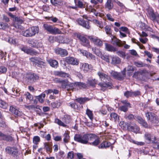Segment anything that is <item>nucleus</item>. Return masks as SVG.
Listing matches in <instances>:
<instances>
[{"label": "nucleus", "mask_w": 159, "mask_h": 159, "mask_svg": "<svg viewBox=\"0 0 159 159\" xmlns=\"http://www.w3.org/2000/svg\"><path fill=\"white\" fill-rule=\"evenodd\" d=\"M96 137V134L91 133H86L83 135L79 134H75L74 136L75 141L83 144L89 143V140H93Z\"/></svg>", "instance_id": "f257e3e1"}, {"label": "nucleus", "mask_w": 159, "mask_h": 159, "mask_svg": "<svg viewBox=\"0 0 159 159\" xmlns=\"http://www.w3.org/2000/svg\"><path fill=\"white\" fill-rule=\"evenodd\" d=\"M112 44L116 47H114L112 45L107 43H105L106 49L109 52H115L118 50V48L122 46L123 44L122 41L120 39L115 38L112 40Z\"/></svg>", "instance_id": "f03ea898"}, {"label": "nucleus", "mask_w": 159, "mask_h": 159, "mask_svg": "<svg viewBox=\"0 0 159 159\" xmlns=\"http://www.w3.org/2000/svg\"><path fill=\"white\" fill-rule=\"evenodd\" d=\"M12 144L14 146L11 147V155L13 159H19L20 152L17 148L18 145L17 142L16 140H14L13 138L11 136V145Z\"/></svg>", "instance_id": "7ed1b4c3"}, {"label": "nucleus", "mask_w": 159, "mask_h": 159, "mask_svg": "<svg viewBox=\"0 0 159 159\" xmlns=\"http://www.w3.org/2000/svg\"><path fill=\"white\" fill-rule=\"evenodd\" d=\"M39 30L38 26H33L24 31H22V34L26 37H32L38 33Z\"/></svg>", "instance_id": "20e7f679"}, {"label": "nucleus", "mask_w": 159, "mask_h": 159, "mask_svg": "<svg viewBox=\"0 0 159 159\" xmlns=\"http://www.w3.org/2000/svg\"><path fill=\"white\" fill-rule=\"evenodd\" d=\"M43 27L45 30L51 34L56 35L61 34V33L59 29L49 24H44Z\"/></svg>", "instance_id": "39448f33"}, {"label": "nucleus", "mask_w": 159, "mask_h": 159, "mask_svg": "<svg viewBox=\"0 0 159 159\" xmlns=\"http://www.w3.org/2000/svg\"><path fill=\"white\" fill-rule=\"evenodd\" d=\"M39 78V76L37 74L29 72L26 74L25 79L27 83L32 84L35 82Z\"/></svg>", "instance_id": "423d86ee"}, {"label": "nucleus", "mask_w": 159, "mask_h": 159, "mask_svg": "<svg viewBox=\"0 0 159 159\" xmlns=\"http://www.w3.org/2000/svg\"><path fill=\"white\" fill-rule=\"evenodd\" d=\"M147 119L153 124L156 125L159 124V120L158 116L154 113L150 112H148L145 113Z\"/></svg>", "instance_id": "0eeeda50"}, {"label": "nucleus", "mask_w": 159, "mask_h": 159, "mask_svg": "<svg viewBox=\"0 0 159 159\" xmlns=\"http://www.w3.org/2000/svg\"><path fill=\"white\" fill-rule=\"evenodd\" d=\"M20 49L25 53L31 56H36L39 54L38 51L34 49L30 48H28L26 46H23L21 48H20Z\"/></svg>", "instance_id": "6e6552de"}, {"label": "nucleus", "mask_w": 159, "mask_h": 159, "mask_svg": "<svg viewBox=\"0 0 159 159\" xmlns=\"http://www.w3.org/2000/svg\"><path fill=\"white\" fill-rule=\"evenodd\" d=\"M64 61L67 64L73 66H77L79 63V61L78 59L70 56L66 57L64 59Z\"/></svg>", "instance_id": "1a4fd4ad"}, {"label": "nucleus", "mask_w": 159, "mask_h": 159, "mask_svg": "<svg viewBox=\"0 0 159 159\" xmlns=\"http://www.w3.org/2000/svg\"><path fill=\"white\" fill-rule=\"evenodd\" d=\"M77 22L79 25L86 29L89 30L91 28L89 25L90 22L88 21L84 20L83 19L79 18L77 20Z\"/></svg>", "instance_id": "9d476101"}, {"label": "nucleus", "mask_w": 159, "mask_h": 159, "mask_svg": "<svg viewBox=\"0 0 159 159\" xmlns=\"http://www.w3.org/2000/svg\"><path fill=\"white\" fill-rule=\"evenodd\" d=\"M153 135L151 133L148 132H146L145 133L144 135V138L145 140L148 142V143H155V141L156 139V137H154V139L152 140L153 139Z\"/></svg>", "instance_id": "9b49d317"}, {"label": "nucleus", "mask_w": 159, "mask_h": 159, "mask_svg": "<svg viewBox=\"0 0 159 159\" xmlns=\"http://www.w3.org/2000/svg\"><path fill=\"white\" fill-rule=\"evenodd\" d=\"M55 52L57 54L60 55L61 57H66L68 54V52L66 49L60 48L56 49Z\"/></svg>", "instance_id": "f8f14e48"}, {"label": "nucleus", "mask_w": 159, "mask_h": 159, "mask_svg": "<svg viewBox=\"0 0 159 159\" xmlns=\"http://www.w3.org/2000/svg\"><path fill=\"white\" fill-rule=\"evenodd\" d=\"M88 38L96 45L101 46L103 45L102 41L100 39H98L97 37L94 38L93 36H89L88 37Z\"/></svg>", "instance_id": "ddd939ff"}, {"label": "nucleus", "mask_w": 159, "mask_h": 159, "mask_svg": "<svg viewBox=\"0 0 159 159\" xmlns=\"http://www.w3.org/2000/svg\"><path fill=\"white\" fill-rule=\"evenodd\" d=\"M56 83L61 84L62 88L67 89L68 81L66 80H62L61 79H59L56 80Z\"/></svg>", "instance_id": "4468645a"}, {"label": "nucleus", "mask_w": 159, "mask_h": 159, "mask_svg": "<svg viewBox=\"0 0 159 159\" xmlns=\"http://www.w3.org/2000/svg\"><path fill=\"white\" fill-rule=\"evenodd\" d=\"M76 37L83 43V45L85 46H88L89 45L88 40L85 37L78 34L76 35Z\"/></svg>", "instance_id": "2eb2a0df"}, {"label": "nucleus", "mask_w": 159, "mask_h": 159, "mask_svg": "<svg viewBox=\"0 0 159 159\" xmlns=\"http://www.w3.org/2000/svg\"><path fill=\"white\" fill-rule=\"evenodd\" d=\"M11 18L14 23L16 24H22L23 21L20 17H18L15 15L11 13Z\"/></svg>", "instance_id": "dca6fc26"}, {"label": "nucleus", "mask_w": 159, "mask_h": 159, "mask_svg": "<svg viewBox=\"0 0 159 159\" xmlns=\"http://www.w3.org/2000/svg\"><path fill=\"white\" fill-rule=\"evenodd\" d=\"M53 75L56 76L64 78L68 77L70 75L68 74L61 71H55Z\"/></svg>", "instance_id": "f3484780"}, {"label": "nucleus", "mask_w": 159, "mask_h": 159, "mask_svg": "<svg viewBox=\"0 0 159 159\" xmlns=\"http://www.w3.org/2000/svg\"><path fill=\"white\" fill-rule=\"evenodd\" d=\"M97 74L102 81H104L107 80L109 81L110 80L109 76L102 72L99 71L98 72Z\"/></svg>", "instance_id": "a211bd4d"}, {"label": "nucleus", "mask_w": 159, "mask_h": 159, "mask_svg": "<svg viewBox=\"0 0 159 159\" xmlns=\"http://www.w3.org/2000/svg\"><path fill=\"white\" fill-rule=\"evenodd\" d=\"M111 76L115 79H117L120 80H121L122 79V77L120 73L116 71H112L110 73Z\"/></svg>", "instance_id": "6ab92c4d"}, {"label": "nucleus", "mask_w": 159, "mask_h": 159, "mask_svg": "<svg viewBox=\"0 0 159 159\" xmlns=\"http://www.w3.org/2000/svg\"><path fill=\"white\" fill-rule=\"evenodd\" d=\"M30 46L34 48H38V41L34 39H30L28 41Z\"/></svg>", "instance_id": "aec40b11"}, {"label": "nucleus", "mask_w": 159, "mask_h": 159, "mask_svg": "<svg viewBox=\"0 0 159 159\" xmlns=\"http://www.w3.org/2000/svg\"><path fill=\"white\" fill-rule=\"evenodd\" d=\"M11 112L12 114H14L15 116H20L22 115V112L19 111L18 110L12 106H11Z\"/></svg>", "instance_id": "412c9836"}, {"label": "nucleus", "mask_w": 159, "mask_h": 159, "mask_svg": "<svg viewBox=\"0 0 159 159\" xmlns=\"http://www.w3.org/2000/svg\"><path fill=\"white\" fill-rule=\"evenodd\" d=\"M44 148L45 149L47 153H51L52 151V144L48 143L45 142L43 143Z\"/></svg>", "instance_id": "4be33fe9"}, {"label": "nucleus", "mask_w": 159, "mask_h": 159, "mask_svg": "<svg viewBox=\"0 0 159 159\" xmlns=\"http://www.w3.org/2000/svg\"><path fill=\"white\" fill-rule=\"evenodd\" d=\"M48 62L50 66L52 67L57 68L58 66V61L54 59H49Z\"/></svg>", "instance_id": "5701e85b"}, {"label": "nucleus", "mask_w": 159, "mask_h": 159, "mask_svg": "<svg viewBox=\"0 0 159 159\" xmlns=\"http://www.w3.org/2000/svg\"><path fill=\"white\" fill-rule=\"evenodd\" d=\"M136 118L137 121L139 124L142 125L145 128L148 127V124L147 123L142 117L140 116H138Z\"/></svg>", "instance_id": "b1692460"}, {"label": "nucleus", "mask_w": 159, "mask_h": 159, "mask_svg": "<svg viewBox=\"0 0 159 159\" xmlns=\"http://www.w3.org/2000/svg\"><path fill=\"white\" fill-rule=\"evenodd\" d=\"M149 14L151 16V19L153 21H157V19L159 18V15L158 14L157 15H156L153 10L150 11Z\"/></svg>", "instance_id": "393cba45"}, {"label": "nucleus", "mask_w": 159, "mask_h": 159, "mask_svg": "<svg viewBox=\"0 0 159 159\" xmlns=\"http://www.w3.org/2000/svg\"><path fill=\"white\" fill-rule=\"evenodd\" d=\"M75 101L80 104H83L86 101L89 100V99L87 98H76Z\"/></svg>", "instance_id": "a878e982"}, {"label": "nucleus", "mask_w": 159, "mask_h": 159, "mask_svg": "<svg viewBox=\"0 0 159 159\" xmlns=\"http://www.w3.org/2000/svg\"><path fill=\"white\" fill-rule=\"evenodd\" d=\"M76 87H78L80 89H86L87 87V84L85 83L81 82H76Z\"/></svg>", "instance_id": "bb28decb"}, {"label": "nucleus", "mask_w": 159, "mask_h": 159, "mask_svg": "<svg viewBox=\"0 0 159 159\" xmlns=\"http://www.w3.org/2000/svg\"><path fill=\"white\" fill-rule=\"evenodd\" d=\"M111 64H118L120 63L121 61L120 59L117 57H111Z\"/></svg>", "instance_id": "cd10ccee"}, {"label": "nucleus", "mask_w": 159, "mask_h": 159, "mask_svg": "<svg viewBox=\"0 0 159 159\" xmlns=\"http://www.w3.org/2000/svg\"><path fill=\"white\" fill-rule=\"evenodd\" d=\"M46 66V63L41 61L40 59L34 66H37L38 67L41 69L44 68Z\"/></svg>", "instance_id": "c85d7f7f"}, {"label": "nucleus", "mask_w": 159, "mask_h": 159, "mask_svg": "<svg viewBox=\"0 0 159 159\" xmlns=\"http://www.w3.org/2000/svg\"><path fill=\"white\" fill-rule=\"evenodd\" d=\"M105 7L106 8L108 9L109 10L112 9L113 7V5L111 2V0H107L105 5Z\"/></svg>", "instance_id": "c756f323"}, {"label": "nucleus", "mask_w": 159, "mask_h": 159, "mask_svg": "<svg viewBox=\"0 0 159 159\" xmlns=\"http://www.w3.org/2000/svg\"><path fill=\"white\" fill-rule=\"evenodd\" d=\"M97 80L95 79H92L88 80L87 81V84L93 87H95L97 83Z\"/></svg>", "instance_id": "7c9ffc66"}, {"label": "nucleus", "mask_w": 159, "mask_h": 159, "mask_svg": "<svg viewBox=\"0 0 159 159\" xmlns=\"http://www.w3.org/2000/svg\"><path fill=\"white\" fill-rule=\"evenodd\" d=\"M61 104V103L60 102L59 100L58 101H56L51 103L52 106L53 108L59 107Z\"/></svg>", "instance_id": "2f4dec72"}, {"label": "nucleus", "mask_w": 159, "mask_h": 159, "mask_svg": "<svg viewBox=\"0 0 159 159\" xmlns=\"http://www.w3.org/2000/svg\"><path fill=\"white\" fill-rule=\"evenodd\" d=\"M100 143V142L99 139V138H97L93 142L89 143L91 145L95 147H98Z\"/></svg>", "instance_id": "473e14b6"}, {"label": "nucleus", "mask_w": 159, "mask_h": 159, "mask_svg": "<svg viewBox=\"0 0 159 159\" xmlns=\"http://www.w3.org/2000/svg\"><path fill=\"white\" fill-rule=\"evenodd\" d=\"M86 114L88 116L89 118L92 121L93 119V114L92 111L88 108H87L86 111Z\"/></svg>", "instance_id": "72a5a7b5"}, {"label": "nucleus", "mask_w": 159, "mask_h": 159, "mask_svg": "<svg viewBox=\"0 0 159 159\" xmlns=\"http://www.w3.org/2000/svg\"><path fill=\"white\" fill-rule=\"evenodd\" d=\"M51 3L56 6L61 5L62 3L61 0H50Z\"/></svg>", "instance_id": "f704fd0d"}, {"label": "nucleus", "mask_w": 159, "mask_h": 159, "mask_svg": "<svg viewBox=\"0 0 159 159\" xmlns=\"http://www.w3.org/2000/svg\"><path fill=\"white\" fill-rule=\"evenodd\" d=\"M40 60L39 58L36 57H32L30 58V61L32 62L33 66H34Z\"/></svg>", "instance_id": "c9c22d12"}, {"label": "nucleus", "mask_w": 159, "mask_h": 159, "mask_svg": "<svg viewBox=\"0 0 159 159\" xmlns=\"http://www.w3.org/2000/svg\"><path fill=\"white\" fill-rule=\"evenodd\" d=\"M63 120L66 124H68L70 123L71 120V118L70 116L68 115H65L64 116Z\"/></svg>", "instance_id": "e433bc0d"}, {"label": "nucleus", "mask_w": 159, "mask_h": 159, "mask_svg": "<svg viewBox=\"0 0 159 159\" xmlns=\"http://www.w3.org/2000/svg\"><path fill=\"white\" fill-rule=\"evenodd\" d=\"M40 138L38 136H34L33 139V142L35 145H37L40 141Z\"/></svg>", "instance_id": "4c0bfd02"}, {"label": "nucleus", "mask_w": 159, "mask_h": 159, "mask_svg": "<svg viewBox=\"0 0 159 159\" xmlns=\"http://www.w3.org/2000/svg\"><path fill=\"white\" fill-rule=\"evenodd\" d=\"M76 82L74 83H68L67 87V89H75V87H76Z\"/></svg>", "instance_id": "58836bf2"}, {"label": "nucleus", "mask_w": 159, "mask_h": 159, "mask_svg": "<svg viewBox=\"0 0 159 159\" xmlns=\"http://www.w3.org/2000/svg\"><path fill=\"white\" fill-rule=\"evenodd\" d=\"M55 122L58 124L59 125L63 127H65L66 126V125L65 124L62 122L61 120L58 118H56L55 119Z\"/></svg>", "instance_id": "ea45409f"}, {"label": "nucleus", "mask_w": 159, "mask_h": 159, "mask_svg": "<svg viewBox=\"0 0 159 159\" xmlns=\"http://www.w3.org/2000/svg\"><path fill=\"white\" fill-rule=\"evenodd\" d=\"M8 27L9 25L6 23L0 22V29L5 30Z\"/></svg>", "instance_id": "a19ab883"}, {"label": "nucleus", "mask_w": 159, "mask_h": 159, "mask_svg": "<svg viewBox=\"0 0 159 159\" xmlns=\"http://www.w3.org/2000/svg\"><path fill=\"white\" fill-rule=\"evenodd\" d=\"M116 54L120 57H121L123 58H125L126 56L125 52H123L122 51H117Z\"/></svg>", "instance_id": "79ce46f5"}, {"label": "nucleus", "mask_w": 159, "mask_h": 159, "mask_svg": "<svg viewBox=\"0 0 159 159\" xmlns=\"http://www.w3.org/2000/svg\"><path fill=\"white\" fill-rule=\"evenodd\" d=\"M7 107V103L3 101L0 99V107L4 109H5Z\"/></svg>", "instance_id": "37998d69"}, {"label": "nucleus", "mask_w": 159, "mask_h": 159, "mask_svg": "<svg viewBox=\"0 0 159 159\" xmlns=\"http://www.w3.org/2000/svg\"><path fill=\"white\" fill-rule=\"evenodd\" d=\"M63 141L65 143H67L68 142L69 139L70 138V136L69 134L67 133H65L63 135Z\"/></svg>", "instance_id": "c03bdc74"}, {"label": "nucleus", "mask_w": 159, "mask_h": 159, "mask_svg": "<svg viewBox=\"0 0 159 159\" xmlns=\"http://www.w3.org/2000/svg\"><path fill=\"white\" fill-rule=\"evenodd\" d=\"M124 95L127 98L132 97V90L126 91L124 93Z\"/></svg>", "instance_id": "a18cd8bd"}, {"label": "nucleus", "mask_w": 159, "mask_h": 159, "mask_svg": "<svg viewBox=\"0 0 159 159\" xmlns=\"http://www.w3.org/2000/svg\"><path fill=\"white\" fill-rule=\"evenodd\" d=\"M25 95L26 97V99H28L30 101H31L33 100V97L29 92H27L25 94Z\"/></svg>", "instance_id": "49530a36"}, {"label": "nucleus", "mask_w": 159, "mask_h": 159, "mask_svg": "<svg viewBox=\"0 0 159 159\" xmlns=\"http://www.w3.org/2000/svg\"><path fill=\"white\" fill-rule=\"evenodd\" d=\"M109 81L107 80H105V82L106 88H108L110 89L112 88L113 85L111 83L109 82Z\"/></svg>", "instance_id": "de8ad7c7"}, {"label": "nucleus", "mask_w": 159, "mask_h": 159, "mask_svg": "<svg viewBox=\"0 0 159 159\" xmlns=\"http://www.w3.org/2000/svg\"><path fill=\"white\" fill-rule=\"evenodd\" d=\"M134 70V67L132 66H128L127 70V71H130L128 72L129 75H130V74L132 73Z\"/></svg>", "instance_id": "09e8293b"}, {"label": "nucleus", "mask_w": 159, "mask_h": 159, "mask_svg": "<svg viewBox=\"0 0 159 159\" xmlns=\"http://www.w3.org/2000/svg\"><path fill=\"white\" fill-rule=\"evenodd\" d=\"M115 2L122 9H125L126 8L125 7L123 4V3L121 2H120L118 0L115 1Z\"/></svg>", "instance_id": "8fccbe9b"}, {"label": "nucleus", "mask_w": 159, "mask_h": 159, "mask_svg": "<svg viewBox=\"0 0 159 159\" xmlns=\"http://www.w3.org/2000/svg\"><path fill=\"white\" fill-rule=\"evenodd\" d=\"M141 95V92L140 91L137 90L134 92L132 91V97H136Z\"/></svg>", "instance_id": "3c124183"}, {"label": "nucleus", "mask_w": 159, "mask_h": 159, "mask_svg": "<svg viewBox=\"0 0 159 159\" xmlns=\"http://www.w3.org/2000/svg\"><path fill=\"white\" fill-rule=\"evenodd\" d=\"M135 65L138 67H145L147 66V64H144L142 62H136L135 63Z\"/></svg>", "instance_id": "603ef678"}, {"label": "nucleus", "mask_w": 159, "mask_h": 159, "mask_svg": "<svg viewBox=\"0 0 159 159\" xmlns=\"http://www.w3.org/2000/svg\"><path fill=\"white\" fill-rule=\"evenodd\" d=\"M7 71V68L4 66H0V74H4Z\"/></svg>", "instance_id": "864d4df0"}, {"label": "nucleus", "mask_w": 159, "mask_h": 159, "mask_svg": "<svg viewBox=\"0 0 159 159\" xmlns=\"http://www.w3.org/2000/svg\"><path fill=\"white\" fill-rule=\"evenodd\" d=\"M119 109L120 111L125 112H127L128 110V107L123 105L120 106Z\"/></svg>", "instance_id": "5fc2aeb1"}, {"label": "nucleus", "mask_w": 159, "mask_h": 159, "mask_svg": "<svg viewBox=\"0 0 159 159\" xmlns=\"http://www.w3.org/2000/svg\"><path fill=\"white\" fill-rule=\"evenodd\" d=\"M12 92L11 93V95H12L14 96L13 98H15L16 96H18V95L17 90L16 89V90L14 88H12Z\"/></svg>", "instance_id": "6e6d98bb"}, {"label": "nucleus", "mask_w": 159, "mask_h": 159, "mask_svg": "<svg viewBox=\"0 0 159 159\" xmlns=\"http://www.w3.org/2000/svg\"><path fill=\"white\" fill-rule=\"evenodd\" d=\"M101 58L107 62H110L109 57L108 56H107L106 55H102L101 56Z\"/></svg>", "instance_id": "4d7b16f0"}, {"label": "nucleus", "mask_w": 159, "mask_h": 159, "mask_svg": "<svg viewBox=\"0 0 159 159\" xmlns=\"http://www.w3.org/2000/svg\"><path fill=\"white\" fill-rule=\"evenodd\" d=\"M135 116L133 114H130L127 116L125 118L128 119L129 120H133L134 119H135Z\"/></svg>", "instance_id": "13d9d810"}, {"label": "nucleus", "mask_w": 159, "mask_h": 159, "mask_svg": "<svg viewBox=\"0 0 159 159\" xmlns=\"http://www.w3.org/2000/svg\"><path fill=\"white\" fill-rule=\"evenodd\" d=\"M12 77L16 79H18L19 73L15 72H12Z\"/></svg>", "instance_id": "bf43d9fd"}, {"label": "nucleus", "mask_w": 159, "mask_h": 159, "mask_svg": "<svg viewBox=\"0 0 159 159\" xmlns=\"http://www.w3.org/2000/svg\"><path fill=\"white\" fill-rule=\"evenodd\" d=\"M70 106L74 109H78L79 108L78 105L76 103H71L70 104Z\"/></svg>", "instance_id": "052dcab7"}, {"label": "nucleus", "mask_w": 159, "mask_h": 159, "mask_svg": "<svg viewBox=\"0 0 159 159\" xmlns=\"http://www.w3.org/2000/svg\"><path fill=\"white\" fill-rule=\"evenodd\" d=\"M49 20H50L52 21L54 23H56L59 21V20L56 17L51 16L49 17Z\"/></svg>", "instance_id": "680f3d73"}, {"label": "nucleus", "mask_w": 159, "mask_h": 159, "mask_svg": "<svg viewBox=\"0 0 159 159\" xmlns=\"http://www.w3.org/2000/svg\"><path fill=\"white\" fill-rule=\"evenodd\" d=\"M99 149L106 148V142H102L101 144L98 146Z\"/></svg>", "instance_id": "e2e57ef3"}, {"label": "nucleus", "mask_w": 159, "mask_h": 159, "mask_svg": "<svg viewBox=\"0 0 159 159\" xmlns=\"http://www.w3.org/2000/svg\"><path fill=\"white\" fill-rule=\"evenodd\" d=\"M110 117L114 119L115 121L117 120L118 118V115L115 113H112L110 114Z\"/></svg>", "instance_id": "0e129e2a"}, {"label": "nucleus", "mask_w": 159, "mask_h": 159, "mask_svg": "<svg viewBox=\"0 0 159 159\" xmlns=\"http://www.w3.org/2000/svg\"><path fill=\"white\" fill-rule=\"evenodd\" d=\"M91 66V65H89L87 63H84L82 65V67H83L85 70H87L90 69L89 67Z\"/></svg>", "instance_id": "69168bd1"}, {"label": "nucleus", "mask_w": 159, "mask_h": 159, "mask_svg": "<svg viewBox=\"0 0 159 159\" xmlns=\"http://www.w3.org/2000/svg\"><path fill=\"white\" fill-rule=\"evenodd\" d=\"M36 99H38V100L41 103H43L44 102V100L43 98H42V97L41 96V95H39L38 96H37L36 97Z\"/></svg>", "instance_id": "338daca9"}, {"label": "nucleus", "mask_w": 159, "mask_h": 159, "mask_svg": "<svg viewBox=\"0 0 159 159\" xmlns=\"http://www.w3.org/2000/svg\"><path fill=\"white\" fill-rule=\"evenodd\" d=\"M74 153L73 151L69 152L67 154V157H70V159H73L74 157Z\"/></svg>", "instance_id": "774afa93"}]
</instances>
